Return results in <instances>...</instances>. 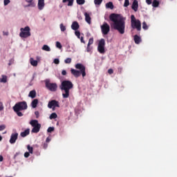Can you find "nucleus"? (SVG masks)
Segmentation results:
<instances>
[{"instance_id":"nucleus-16","label":"nucleus","mask_w":177,"mask_h":177,"mask_svg":"<svg viewBox=\"0 0 177 177\" xmlns=\"http://www.w3.org/2000/svg\"><path fill=\"white\" fill-rule=\"evenodd\" d=\"M28 135H30V129H27L20 133V136H21V138H26Z\"/></svg>"},{"instance_id":"nucleus-19","label":"nucleus","mask_w":177,"mask_h":177,"mask_svg":"<svg viewBox=\"0 0 177 177\" xmlns=\"http://www.w3.org/2000/svg\"><path fill=\"white\" fill-rule=\"evenodd\" d=\"M29 97H31L32 99H35V97H37V91L35 90H32L30 91L28 94Z\"/></svg>"},{"instance_id":"nucleus-25","label":"nucleus","mask_w":177,"mask_h":177,"mask_svg":"<svg viewBox=\"0 0 177 177\" xmlns=\"http://www.w3.org/2000/svg\"><path fill=\"white\" fill-rule=\"evenodd\" d=\"M160 6V1H157V0H153L152 2V6L153 8H158V6Z\"/></svg>"},{"instance_id":"nucleus-10","label":"nucleus","mask_w":177,"mask_h":177,"mask_svg":"<svg viewBox=\"0 0 177 177\" xmlns=\"http://www.w3.org/2000/svg\"><path fill=\"white\" fill-rule=\"evenodd\" d=\"M132 28H136L137 31H140L142 30V23L139 19L131 22Z\"/></svg>"},{"instance_id":"nucleus-1","label":"nucleus","mask_w":177,"mask_h":177,"mask_svg":"<svg viewBox=\"0 0 177 177\" xmlns=\"http://www.w3.org/2000/svg\"><path fill=\"white\" fill-rule=\"evenodd\" d=\"M109 20L113 21L111 27L114 30H117L120 34H125V18L120 14H111L109 15Z\"/></svg>"},{"instance_id":"nucleus-7","label":"nucleus","mask_w":177,"mask_h":177,"mask_svg":"<svg viewBox=\"0 0 177 177\" xmlns=\"http://www.w3.org/2000/svg\"><path fill=\"white\" fill-rule=\"evenodd\" d=\"M46 88L50 92H56L57 91V84L56 83H50L49 80H46Z\"/></svg>"},{"instance_id":"nucleus-48","label":"nucleus","mask_w":177,"mask_h":177,"mask_svg":"<svg viewBox=\"0 0 177 177\" xmlns=\"http://www.w3.org/2000/svg\"><path fill=\"white\" fill-rule=\"evenodd\" d=\"M24 157H25L26 158H28V157H30V152H26V153H24Z\"/></svg>"},{"instance_id":"nucleus-42","label":"nucleus","mask_w":177,"mask_h":177,"mask_svg":"<svg viewBox=\"0 0 177 177\" xmlns=\"http://www.w3.org/2000/svg\"><path fill=\"white\" fill-rule=\"evenodd\" d=\"M41 147L43 149H48V142H43Z\"/></svg>"},{"instance_id":"nucleus-4","label":"nucleus","mask_w":177,"mask_h":177,"mask_svg":"<svg viewBox=\"0 0 177 177\" xmlns=\"http://www.w3.org/2000/svg\"><path fill=\"white\" fill-rule=\"evenodd\" d=\"M30 124L33 127L31 131L32 133H38L41 130V124L38 123V120H32L30 122Z\"/></svg>"},{"instance_id":"nucleus-6","label":"nucleus","mask_w":177,"mask_h":177,"mask_svg":"<svg viewBox=\"0 0 177 177\" xmlns=\"http://www.w3.org/2000/svg\"><path fill=\"white\" fill-rule=\"evenodd\" d=\"M27 108H28L27 102L25 101L17 102L13 106V109H15L17 111H21L23 110H27Z\"/></svg>"},{"instance_id":"nucleus-8","label":"nucleus","mask_w":177,"mask_h":177,"mask_svg":"<svg viewBox=\"0 0 177 177\" xmlns=\"http://www.w3.org/2000/svg\"><path fill=\"white\" fill-rule=\"evenodd\" d=\"M106 46V41L104 39H101L99 41L98 46H97V50L99 53H101L102 55H104V53H106V50L104 49V46Z\"/></svg>"},{"instance_id":"nucleus-11","label":"nucleus","mask_w":177,"mask_h":177,"mask_svg":"<svg viewBox=\"0 0 177 177\" xmlns=\"http://www.w3.org/2000/svg\"><path fill=\"white\" fill-rule=\"evenodd\" d=\"M48 109H53V110H55L56 107H60V105L59 104V101H57L56 100H53L50 101L48 104Z\"/></svg>"},{"instance_id":"nucleus-17","label":"nucleus","mask_w":177,"mask_h":177,"mask_svg":"<svg viewBox=\"0 0 177 177\" xmlns=\"http://www.w3.org/2000/svg\"><path fill=\"white\" fill-rule=\"evenodd\" d=\"M134 42L137 45H139V43L142 42V38H140L138 35H134Z\"/></svg>"},{"instance_id":"nucleus-39","label":"nucleus","mask_w":177,"mask_h":177,"mask_svg":"<svg viewBox=\"0 0 177 177\" xmlns=\"http://www.w3.org/2000/svg\"><path fill=\"white\" fill-rule=\"evenodd\" d=\"M4 106H3V102L0 99V111H3Z\"/></svg>"},{"instance_id":"nucleus-29","label":"nucleus","mask_w":177,"mask_h":177,"mask_svg":"<svg viewBox=\"0 0 177 177\" xmlns=\"http://www.w3.org/2000/svg\"><path fill=\"white\" fill-rule=\"evenodd\" d=\"M14 111L17 113L18 117H23V113L20 112V111H17L15 109H13Z\"/></svg>"},{"instance_id":"nucleus-21","label":"nucleus","mask_w":177,"mask_h":177,"mask_svg":"<svg viewBox=\"0 0 177 177\" xmlns=\"http://www.w3.org/2000/svg\"><path fill=\"white\" fill-rule=\"evenodd\" d=\"M1 78H0V82L3 84H6L8 82V76L5 75H1Z\"/></svg>"},{"instance_id":"nucleus-13","label":"nucleus","mask_w":177,"mask_h":177,"mask_svg":"<svg viewBox=\"0 0 177 177\" xmlns=\"http://www.w3.org/2000/svg\"><path fill=\"white\" fill-rule=\"evenodd\" d=\"M139 8V3L138 0H134L133 1L132 6H131V9L134 10V12H136Z\"/></svg>"},{"instance_id":"nucleus-15","label":"nucleus","mask_w":177,"mask_h":177,"mask_svg":"<svg viewBox=\"0 0 177 177\" xmlns=\"http://www.w3.org/2000/svg\"><path fill=\"white\" fill-rule=\"evenodd\" d=\"M72 30H74V31H77L80 28V24L77 21H73L71 25Z\"/></svg>"},{"instance_id":"nucleus-52","label":"nucleus","mask_w":177,"mask_h":177,"mask_svg":"<svg viewBox=\"0 0 177 177\" xmlns=\"http://www.w3.org/2000/svg\"><path fill=\"white\" fill-rule=\"evenodd\" d=\"M108 73H109V74H113V73H114V71H113V69L110 68L108 70Z\"/></svg>"},{"instance_id":"nucleus-57","label":"nucleus","mask_w":177,"mask_h":177,"mask_svg":"<svg viewBox=\"0 0 177 177\" xmlns=\"http://www.w3.org/2000/svg\"><path fill=\"white\" fill-rule=\"evenodd\" d=\"M2 161H3V156L0 155V162H2Z\"/></svg>"},{"instance_id":"nucleus-46","label":"nucleus","mask_w":177,"mask_h":177,"mask_svg":"<svg viewBox=\"0 0 177 177\" xmlns=\"http://www.w3.org/2000/svg\"><path fill=\"white\" fill-rule=\"evenodd\" d=\"M53 63H55V64H59V63H60V61L59 60V59H55L53 61Z\"/></svg>"},{"instance_id":"nucleus-44","label":"nucleus","mask_w":177,"mask_h":177,"mask_svg":"<svg viewBox=\"0 0 177 177\" xmlns=\"http://www.w3.org/2000/svg\"><path fill=\"white\" fill-rule=\"evenodd\" d=\"M56 46L58 48V49H62V44H60V42L57 41Z\"/></svg>"},{"instance_id":"nucleus-30","label":"nucleus","mask_w":177,"mask_h":177,"mask_svg":"<svg viewBox=\"0 0 177 177\" xmlns=\"http://www.w3.org/2000/svg\"><path fill=\"white\" fill-rule=\"evenodd\" d=\"M142 28L143 30H149V26L146 24V21L142 22Z\"/></svg>"},{"instance_id":"nucleus-28","label":"nucleus","mask_w":177,"mask_h":177,"mask_svg":"<svg viewBox=\"0 0 177 177\" xmlns=\"http://www.w3.org/2000/svg\"><path fill=\"white\" fill-rule=\"evenodd\" d=\"M27 149H28L29 153H30V154H32V153L34 151V148H32V147H31L30 145H28Z\"/></svg>"},{"instance_id":"nucleus-23","label":"nucleus","mask_w":177,"mask_h":177,"mask_svg":"<svg viewBox=\"0 0 177 177\" xmlns=\"http://www.w3.org/2000/svg\"><path fill=\"white\" fill-rule=\"evenodd\" d=\"M63 3L68 2V6H73L74 3V0H62Z\"/></svg>"},{"instance_id":"nucleus-47","label":"nucleus","mask_w":177,"mask_h":177,"mask_svg":"<svg viewBox=\"0 0 177 177\" xmlns=\"http://www.w3.org/2000/svg\"><path fill=\"white\" fill-rule=\"evenodd\" d=\"M15 60L13 59H11L9 60L8 66H12Z\"/></svg>"},{"instance_id":"nucleus-34","label":"nucleus","mask_w":177,"mask_h":177,"mask_svg":"<svg viewBox=\"0 0 177 177\" xmlns=\"http://www.w3.org/2000/svg\"><path fill=\"white\" fill-rule=\"evenodd\" d=\"M75 35H76V37H77L79 39L81 38V32L80 30H75Z\"/></svg>"},{"instance_id":"nucleus-59","label":"nucleus","mask_w":177,"mask_h":177,"mask_svg":"<svg viewBox=\"0 0 177 177\" xmlns=\"http://www.w3.org/2000/svg\"><path fill=\"white\" fill-rule=\"evenodd\" d=\"M37 60H39V57H37Z\"/></svg>"},{"instance_id":"nucleus-56","label":"nucleus","mask_w":177,"mask_h":177,"mask_svg":"<svg viewBox=\"0 0 177 177\" xmlns=\"http://www.w3.org/2000/svg\"><path fill=\"white\" fill-rule=\"evenodd\" d=\"M3 35H6V36L9 35L8 32H3Z\"/></svg>"},{"instance_id":"nucleus-22","label":"nucleus","mask_w":177,"mask_h":177,"mask_svg":"<svg viewBox=\"0 0 177 177\" xmlns=\"http://www.w3.org/2000/svg\"><path fill=\"white\" fill-rule=\"evenodd\" d=\"M106 9H114V5L113 4V2L109 1L108 3H106Z\"/></svg>"},{"instance_id":"nucleus-33","label":"nucleus","mask_w":177,"mask_h":177,"mask_svg":"<svg viewBox=\"0 0 177 177\" xmlns=\"http://www.w3.org/2000/svg\"><path fill=\"white\" fill-rule=\"evenodd\" d=\"M77 5H84L85 0H76Z\"/></svg>"},{"instance_id":"nucleus-20","label":"nucleus","mask_w":177,"mask_h":177,"mask_svg":"<svg viewBox=\"0 0 177 177\" xmlns=\"http://www.w3.org/2000/svg\"><path fill=\"white\" fill-rule=\"evenodd\" d=\"M30 62L31 66H32L33 67H37V66H38V61L34 59V58H30Z\"/></svg>"},{"instance_id":"nucleus-5","label":"nucleus","mask_w":177,"mask_h":177,"mask_svg":"<svg viewBox=\"0 0 177 177\" xmlns=\"http://www.w3.org/2000/svg\"><path fill=\"white\" fill-rule=\"evenodd\" d=\"M20 31L19 37L21 38H28V37H31L30 29L28 26L21 28Z\"/></svg>"},{"instance_id":"nucleus-53","label":"nucleus","mask_w":177,"mask_h":177,"mask_svg":"<svg viewBox=\"0 0 177 177\" xmlns=\"http://www.w3.org/2000/svg\"><path fill=\"white\" fill-rule=\"evenodd\" d=\"M146 3H147V5H151V0H146Z\"/></svg>"},{"instance_id":"nucleus-26","label":"nucleus","mask_w":177,"mask_h":177,"mask_svg":"<svg viewBox=\"0 0 177 177\" xmlns=\"http://www.w3.org/2000/svg\"><path fill=\"white\" fill-rule=\"evenodd\" d=\"M43 50H46V52H50V48L48 45H44L41 48Z\"/></svg>"},{"instance_id":"nucleus-41","label":"nucleus","mask_w":177,"mask_h":177,"mask_svg":"<svg viewBox=\"0 0 177 177\" xmlns=\"http://www.w3.org/2000/svg\"><path fill=\"white\" fill-rule=\"evenodd\" d=\"M60 30L62 32H64L66 30V26H64V25H63V24H60Z\"/></svg>"},{"instance_id":"nucleus-18","label":"nucleus","mask_w":177,"mask_h":177,"mask_svg":"<svg viewBox=\"0 0 177 177\" xmlns=\"http://www.w3.org/2000/svg\"><path fill=\"white\" fill-rule=\"evenodd\" d=\"M84 16H85V21H86V23H88V24H91V18L89 14H88V12H84Z\"/></svg>"},{"instance_id":"nucleus-49","label":"nucleus","mask_w":177,"mask_h":177,"mask_svg":"<svg viewBox=\"0 0 177 177\" xmlns=\"http://www.w3.org/2000/svg\"><path fill=\"white\" fill-rule=\"evenodd\" d=\"M86 50L87 52H91V46L87 45Z\"/></svg>"},{"instance_id":"nucleus-51","label":"nucleus","mask_w":177,"mask_h":177,"mask_svg":"<svg viewBox=\"0 0 177 177\" xmlns=\"http://www.w3.org/2000/svg\"><path fill=\"white\" fill-rule=\"evenodd\" d=\"M62 74L63 75H67V71H66V70H63V71H62Z\"/></svg>"},{"instance_id":"nucleus-38","label":"nucleus","mask_w":177,"mask_h":177,"mask_svg":"<svg viewBox=\"0 0 177 177\" xmlns=\"http://www.w3.org/2000/svg\"><path fill=\"white\" fill-rule=\"evenodd\" d=\"M53 131H55V127H48L47 129V132H48L49 133H50L51 132H53Z\"/></svg>"},{"instance_id":"nucleus-36","label":"nucleus","mask_w":177,"mask_h":177,"mask_svg":"<svg viewBox=\"0 0 177 177\" xmlns=\"http://www.w3.org/2000/svg\"><path fill=\"white\" fill-rule=\"evenodd\" d=\"M93 44V37H91L88 40V46H91V45H92Z\"/></svg>"},{"instance_id":"nucleus-37","label":"nucleus","mask_w":177,"mask_h":177,"mask_svg":"<svg viewBox=\"0 0 177 177\" xmlns=\"http://www.w3.org/2000/svg\"><path fill=\"white\" fill-rule=\"evenodd\" d=\"M64 63L66 64H70V63H71V58H66L65 60H64Z\"/></svg>"},{"instance_id":"nucleus-50","label":"nucleus","mask_w":177,"mask_h":177,"mask_svg":"<svg viewBox=\"0 0 177 177\" xmlns=\"http://www.w3.org/2000/svg\"><path fill=\"white\" fill-rule=\"evenodd\" d=\"M118 73H120V74H121V73H122V67H119L118 68Z\"/></svg>"},{"instance_id":"nucleus-24","label":"nucleus","mask_w":177,"mask_h":177,"mask_svg":"<svg viewBox=\"0 0 177 177\" xmlns=\"http://www.w3.org/2000/svg\"><path fill=\"white\" fill-rule=\"evenodd\" d=\"M31 106L33 109H35L37 106H38V100L37 99L33 100L31 102Z\"/></svg>"},{"instance_id":"nucleus-3","label":"nucleus","mask_w":177,"mask_h":177,"mask_svg":"<svg viewBox=\"0 0 177 177\" xmlns=\"http://www.w3.org/2000/svg\"><path fill=\"white\" fill-rule=\"evenodd\" d=\"M75 67V68H77V70L74 68H71V75L75 76V78H78V77H81V74L83 78L86 75V72L85 71V66H84L82 64H77Z\"/></svg>"},{"instance_id":"nucleus-54","label":"nucleus","mask_w":177,"mask_h":177,"mask_svg":"<svg viewBox=\"0 0 177 177\" xmlns=\"http://www.w3.org/2000/svg\"><path fill=\"white\" fill-rule=\"evenodd\" d=\"M80 41H81L82 44H85V41L84 40V37H80Z\"/></svg>"},{"instance_id":"nucleus-43","label":"nucleus","mask_w":177,"mask_h":177,"mask_svg":"<svg viewBox=\"0 0 177 177\" xmlns=\"http://www.w3.org/2000/svg\"><path fill=\"white\" fill-rule=\"evenodd\" d=\"M3 3L4 6H7V5H9V3H10V0H4Z\"/></svg>"},{"instance_id":"nucleus-27","label":"nucleus","mask_w":177,"mask_h":177,"mask_svg":"<svg viewBox=\"0 0 177 177\" xmlns=\"http://www.w3.org/2000/svg\"><path fill=\"white\" fill-rule=\"evenodd\" d=\"M57 118V114L56 113H53L50 115V120H55Z\"/></svg>"},{"instance_id":"nucleus-58","label":"nucleus","mask_w":177,"mask_h":177,"mask_svg":"<svg viewBox=\"0 0 177 177\" xmlns=\"http://www.w3.org/2000/svg\"><path fill=\"white\" fill-rule=\"evenodd\" d=\"M2 141V136L0 135V142Z\"/></svg>"},{"instance_id":"nucleus-35","label":"nucleus","mask_w":177,"mask_h":177,"mask_svg":"<svg viewBox=\"0 0 177 177\" xmlns=\"http://www.w3.org/2000/svg\"><path fill=\"white\" fill-rule=\"evenodd\" d=\"M129 6V0H124V7L128 8Z\"/></svg>"},{"instance_id":"nucleus-45","label":"nucleus","mask_w":177,"mask_h":177,"mask_svg":"<svg viewBox=\"0 0 177 177\" xmlns=\"http://www.w3.org/2000/svg\"><path fill=\"white\" fill-rule=\"evenodd\" d=\"M6 129V125L5 124L0 125V131H3Z\"/></svg>"},{"instance_id":"nucleus-14","label":"nucleus","mask_w":177,"mask_h":177,"mask_svg":"<svg viewBox=\"0 0 177 177\" xmlns=\"http://www.w3.org/2000/svg\"><path fill=\"white\" fill-rule=\"evenodd\" d=\"M45 7V0H38V8L39 10H42Z\"/></svg>"},{"instance_id":"nucleus-9","label":"nucleus","mask_w":177,"mask_h":177,"mask_svg":"<svg viewBox=\"0 0 177 177\" xmlns=\"http://www.w3.org/2000/svg\"><path fill=\"white\" fill-rule=\"evenodd\" d=\"M101 31L103 35H107L110 32V25L106 22H104L101 26Z\"/></svg>"},{"instance_id":"nucleus-2","label":"nucleus","mask_w":177,"mask_h":177,"mask_svg":"<svg viewBox=\"0 0 177 177\" xmlns=\"http://www.w3.org/2000/svg\"><path fill=\"white\" fill-rule=\"evenodd\" d=\"M74 88V84L71 81L69 80H64L61 85L59 86V88L61 91H64V93H62V97L64 99H67L70 97V89H73Z\"/></svg>"},{"instance_id":"nucleus-31","label":"nucleus","mask_w":177,"mask_h":177,"mask_svg":"<svg viewBox=\"0 0 177 177\" xmlns=\"http://www.w3.org/2000/svg\"><path fill=\"white\" fill-rule=\"evenodd\" d=\"M32 1H34V0H26V2H28V3H29L28 5V7L35 6L34 3H32Z\"/></svg>"},{"instance_id":"nucleus-12","label":"nucleus","mask_w":177,"mask_h":177,"mask_svg":"<svg viewBox=\"0 0 177 177\" xmlns=\"http://www.w3.org/2000/svg\"><path fill=\"white\" fill-rule=\"evenodd\" d=\"M17 138H19L18 133H12L10 139V143H11V145L16 143V140H17Z\"/></svg>"},{"instance_id":"nucleus-55","label":"nucleus","mask_w":177,"mask_h":177,"mask_svg":"<svg viewBox=\"0 0 177 177\" xmlns=\"http://www.w3.org/2000/svg\"><path fill=\"white\" fill-rule=\"evenodd\" d=\"M49 142H50V138L49 137H48L46 140V143H49Z\"/></svg>"},{"instance_id":"nucleus-32","label":"nucleus","mask_w":177,"mask_h":177,"mask_svg":"<svg viewBox=\"0 0 177 177\" xmlns=\"http://www.w3.org/2000/svg\"><path fill=\"white\" fill-rule=\"evenodd\" d=\"M103 0H94L95 5H102Z\"/></svg>"},{"instance_id":"nucleus-60","label":"nucleus","mask_w":177,"mask_h":177,"mask_svg":"<svg viewBox=\"0 0 177 177\" xmlns=\"http://www.w3.org/2000/svg\"><path fill=\"white\" fill-rule=\"evenodd\" d=\"M37 113H38V112H35V114H37Z\"/></svg>"},{"instance_id":"nucleus-40","label":"nucleus","mask_w":177,"mask_h":177,"mask_svg":"<svg viewBox=\"0 0 177 177\" xmlns=\"http://www.w3.org/2000/svg\"><path fill=\"white\" fill-rule=\"evenodd\" d=\"M138 19L135 17V15H131V23H133V21H136Z\"/></svg>"}]
</instances>
